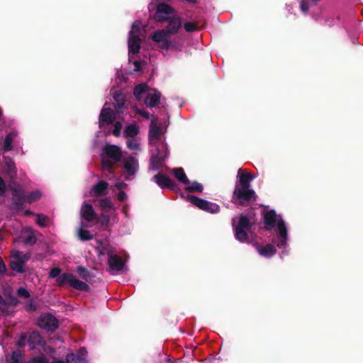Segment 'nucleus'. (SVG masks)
Listing matches in <instances>:
<instances>
[{
	"label": "nucleus",
	"mask_w": 363,
	"mask_h": 363,
	"mask_svg": "<svg viewBox=\"0 0 363 363\" xmlns=\"http://www.w3.org/2000/svg\"><path fill=\"white\" fill-rule=\"evenodd\" d=\"M167 125L159 123L152 116L149 128L148 140L151 147V168L157 169L162 166L163 160L167 157V148L162 137L166 132Z\"/></svg>",
	"instance_id": "nucleus-1"
},
{
	"label": "nucleus",
	"mask_w": 363,
	"mask_h": 363,
	"mask_svg": "<svg viewBox=\"0 0 363 363\" xmlns=\"http://www.w3.org/2000/svg\"><path fill=\"white\" fill-rule=\"evenodd\" d=\"M264 228L267 230H274L275 235L273 243L280 249L282 253L286 252L288 245V228L281 215L274 210L264 209L262 212Z\"/></svg>",
	"instance_id": "nucleus-2"
},
{
	"label": "nucleus",
	"mask_w": 363,
	"mask_h": 363,
	"mask_svg": "<svg viewBox=\"0 0 363 363\" xmlns=\"http://www.w3.org/2000/svg\"><path fill=\"white\" fill-rule=\"evenodd\" d=\"M171 35L165 30H158L152 35V40L156 43L164 54L173 55L177 57H181L184 48V40L180 38L171 39Z\"/></svg>",
	"instance_id": "nucleus-3"
},
{
	"label": "nucleus",
	"mask_w": 363,
	"mask_h": 363,
	"mask_svg": "<svg viewBox=\"0 0 363 363\" xmlns=\"http://www.w3.org/2000/svg\"><path fill=\"white\" fill-rule=\"evenodd\" d=\"M236 218L232 220L233 226L235 230L236 240L240 242H253L250 229L255 223V215L253 213L241 214L238 218V223L235 224Z\"/></svg>",
	"instance_id": "nucleus-4"
},
{
	"label": "nucleus",
	"mask_w": 363,
	"mask_h": 363,
	"mask_svg": "<svg viewBox=\"0 0 363 363\" xmlns=\"http://www.w3.org/2000/svg\"><path fill=\"white\" fill-rule=\"evenodd\" d=\"M113 98L116 103L115 108L116 112H113L108 105L105 104L99 116V123L100 128H102L106 125L112 123L117 118H122L121 114H123V108L125 104V96L121 93H117L114 94Z\"/></svg>",
	"instance_id": "nucleus-5"
},
{
	"label": "nucleus",
	"mask_w": 363,
	"mask_h": 363,
	"mask_svg": "<svg viewBox=\"0 0 363 363\" xmlns=\"http://www.w3.org/2000/svg\"><path fill=\"white\" fill-rule=\"evenodd\" d=\"M99 256L107 255L109 271L112 274H118L125 269V264L116 250L107 242H101L96 247Z\"/></svg>",
	"instance_id": "nucleus-6"
},
{
	"label": "nucleus",
	"mask_w": 363,
	"mask_h": 363,
	"mask_svg": "<svg viewBox=\"0 0 363 363\" xmlns=\"http://www.w3.org/2000/svg\"><path fill=\"white\" fill-rule=\"evenodd\" d=\"M145 38V30L140 21H135L128 33V45L129 60L139 52L142 39Z\"/></svg>",
	"instance_id": "nucleus-7"
},
{
	"label": "nucleus",
	"mask_w": 363,
	"mask_h": 363,
	"mask_svg": "<svg viewBox=\"0 0 363 363\" xmlns=\"http://www.w3.org/2000/svg\"><path fill=\"white\" fill-rule=\"evenodd\" d=\"M134 96L138 100L145 97V104L150 108L156 106L160 101L161 94L155 89L149 87L146 84H140L136 86L133 91Z\"/></svg>",
	"instance_id": "nucleus-8"
},
{
	"label": "nucleus",
	"mask_w": 363,
	"mask_h": 363,
	"mask_svg": "<svg viewBox=\"0 0 363 363\" xmlns=\"http://www.w3.org/2000/svg\"><path fill=\"white\" fill-rule=\"evenodd\" d=\"M51 279H56V282L59 285L69 284L72 288L80 291H88L89 286L84 281L77 279L72 274L65 273L60 274V269L52 268L49 274Z\"/></svg>",
	"instance_id": "nucleus-9"
},
{
	"label": "nucleus",
	"mask_w": 363,
	"mask_h": 363,
	"mask_svg": "<svg viewBox=\"0 0 363 363\" xmlns=\"http://www.w3.org/2000/svg\"><path fill=\"white\" fill-rule=\"evenodd\" d=\"M26 363H88L85 357L74 354L67 355L65 360H56L55 358H47L44 356L33 357Z\"/></svg>",
	"instance_id": "nucleus-10"
},
{
	"label": "nucleus",
	"mask_w": 363,
	"mask_h": 363,
	"mask_svg": "<svg viewBox=\"0 0 363 363\" xmlns=\"http://www.w3.org/2000/svg\"><path fill=\"white\" fill-rule=\"evenodd\" d=\"M182 196L186 198V199L193 205L206 212L216 213L220 211L219 206L215 203L209 202L206 200L189 194L186 196L182 195Z\"/></svg>",
	"instance_id": "nucleus-11"
},
{
	"label": "nucleus",
	"mask_w": 363,
	"mask_h": 363,
	"mask_svg": "<svg viewBox=\"0 0 363 363\" xmlns=\"http://www.w3.org/2000/svg\"><path fill=\"white\" fill-rule=\"evenodd\" d=\"M121 160L123 177L126 180L133 179L139 169L138 160L132 156H124Z\"/></svg>",
	"instance_id": "nucleus-12"
},
{
	"label": "nucleus",
	"mask_w": 363,
	"mask_h": 363,
	"mask_svg": "<svg viewBox=\"0 0 363 363\" xmlns=\"http://www.w3.org/2000/svg\"><path fill=\"white\" fill-rule=\"evenodd\" d=\"M41 195L39 191H35L26 196L21 188H18L13 189V199L16 206H21L25 203H32L40 199Z\"/></svg>",
	"instance_id": "nucleus-13"
},
{
	"label": "nucleus",
	"mask_w": 363,
	"mask_h": 363,
	"mask_svg": "<svg viewBox=\"0 0 363 363\" xmlns=\"http://www.w3.org/2000/svg\"><path fill=\"white\" fill-rule=\"evenodd\" d=\"M255 197V192L252 189L235 186L233 201L241 205H246Z\"/></svg>",
	"instance_id": "nucleus-14"
},
{
	"label": "nucleus",
	"mask_w": 363,
	"mask_h": 363,
	"mask_svg": "<svg viewBox=\"0 0 363 363\" xmlns=\"http://www.w3.org/2000/svg\"><path fill=\"white\" fill-rule=\"evenodd\" d=\"M26 343L28 344L30 349H34L36 345L42 343V337L36 332L30 333L28 335L22 334L17 342V345L21 347L24 346Z\"/></svg>",
	"instance_id": "nucleus-15"
},
{
	"label": "nucleus",
	"mask_w": 363,
	"mask_h": 363,
	"mask_svg": "<svg viewBox=\"0 0 363 363\" xmlns=\"http://www.w3.org/2000/svg\"><path fill=\"white\" fill-rule=\"evenodd\" d=\"M12 257L13 260L10 264L11 269L17 272H23L24 263L30 259L29 254H22L18 251H13Z\"/></svg>",
	"instance_id": "nucleus-16"
},
{
	"label": "nucleus",
	"mask_w": 363,
	"mask_h": 363,
	"mask_svg": "<svg viewBox=\"0 0 363 363\" xmlns=\"http://www.w3.org/2000/svg\"><path fill=\"white\" fill-rule=\"evenodd\" d=\"M38 325L43 329L53 332L57 328L58 322L51 314L44 313L38 319Z\"/></svg>",
	"instance_id": "nucleus-17"
},
{
	"label": "nucleus",
	"mask_w": 363,
	"mask_h": 363,
	"mask_svg": "<svg viewBox=\"0 0 363 363\" xmlns=\"http://www.w3.org/2000/svg\"><path fill=\"white\" fill-rule=\"evenodd\" d=\"M103 155L114 162H118L124 157L121 148L115 145L107 144L103 147Z\"/></svg>",
	"instance_id": "nucleus-18"
},
{
	"label": "nucleus",
	"mask_w": 363,
	"mask_h": 363,
	"mask_svg": "<svg viewBox=\"0 0 363 363\" xmlns=\"http://www.w3.org/2000/svg\"><path fill=\"white\" fill-rule=\"evenodd\" d=\"M174 15L173 9L166 4H160L157 6L155 18L157 21L169 20Z\"/></svg>",
	"instance_id": "nucleus-19"
},
{
	"label": "nucleus",
	"mask_w": 363,
	"mask_h": 363,
	"mask_svg": "<svg viewBox=\"0 0 363 363\" xmlns=\"http://www.w3.org/2000/svg\"><path fill=\"white\" fill-rule=\"evenodd\" d=\"M80 214L82 218L88 222L94 221L97 218L96 213L94 212L92 206L86 202H84L82 206Z\"/></svg>",
	"instance_id": "nucleus-20"
},
{
	"label": "nucleus",
	"mask_w": 363,
	"mask_h": 363,
	"mask_svg": "<svg viewBox=\"0 0 363 363\" xmlns=\"http://www.w3.org/2000/svg\"><path fill=\"white\" fill-rule=\"evenodd\" d=\"M254 247L256 248L259 255L265 258H269L275 255L277 250L275 247L272 244L265 246H260L257 242H253Z\"/></svg>",
	"instance_id": "nucleus-21"
},
{
	"label": "nucleus",
	"mask_w": 363,
	"mask_h": 363,
	"mask_svg": "<svg viewBox=\"0 0 363 363\" xmlns=\"http://www.w3.org/2000/svg\"><path fill=\"white\" fill-rule=\"evenodd\" d=\"M237 177L238 182L235 186L250 188V183L255 178V176L249 172L244 173L241 169H239Z\"/></svg>",
	"instance_id": "nucleus-22"
},
{
	"label": "nucleus",
	"mask_w": 363,
	"mask_h": 363,
	"mask_svg": "<svg viewBox=\"0 0 363 363\" xmlns=\"http://www.w3.org/2000/svg\"><path fill=\"white\" fill-rule=\"evenodd\" d=\"M167 21L169 22V23L165 30L170 35L177 33L181 28L182 22L179 17H177L174 15H173L172 16H171L169 20Z\"/></svg>",
	"instance_id": "nucleus-23"
},
{
	"label": "nucleus",
	"mask_w": 363,
	"mask_h": 363,
	"mask_svg": "<svg viewBox=\"0 0 363 363\" xmlns=\"http://www.w3.org/2000/svg\"><path fill=\"white\" fill-rule=\"evenodd\" d=\"M17 294L18 297L28 300L25 303V307L27 310L34 311L36 309V306L33 301L30 299V293L26 288L20 287L17 291Z\"/></svg>",
	"instance_id": "nucleus-24"
},
{
	"label": "nucleus",
	"mask_w": 363,
	"mask_h": 363,
	"mask_svg": "<svg viewBox=\"0 0 363 363\" xmlns=\"http://www.w3.org/2000/svg\"><path fill=\"white\" fill-rule=\"evenodd\" d=\"M21 238L27 245H31L35 241L34 233L30 228H26L22 230L21 233Z\"/></svg>",
	"instance_id": "nucleus-25"
},
{
	"label": "nucleus",
	"mask_w": 363,
	"mask_h": 363,
	"mask_svg": "<svg viewBox=\"0 0 363 363\" xmlns=\"http://www.w3.org/2000/svg\"><path fill=\"white\" fill-rule=\"evenodd\" d=\"M17 136L16 132H11L6 136L4 142V152H8L13 149L12 143L16 140Z\"/></svg>",
	"instance_id": "nucleus-26"
},
{
	"label": "nucleus",
	"mask_w": 363,
	"mask_h": 363,
	"mask_svg": "<svg viewBox=\"0 0 363 363\" xmlns=\"http://www.w3.org/2000/svg\"><path fill=\"white\" fill-rule=\"evenodd\" d=\"M108 184L107 183L104 182H99L97 184L94 186L92 189L90 191V195L91 196H98L103 194L106 189H107Z\"/></svg>",
	"instance_id": "nucleus-27"
},
{
	"label": "nucleus",
	"mask_w": 363,
	"mask_h": 363,
	"mask_svg": "<svg viewBox=\"0 0 363 363\" xmlns=\"http://www.w3.org/2000/svg\"><path fill=\"white\" fill-rule=\"evenodd\" d=\"M184 188L187 191L190 192H201L203 191V185L197 182H191L188 179V183L184 184Z\"/></svg>",
	"instance_id": "nucleus-28"
},
{
	"label": "nucleus",
	"mask_w": 363,
	"mask_h": 363,
	"mask_svg": "<svg viewBox=\"0 0 363 363\" xmlns=\"http://www.w3.org/2000/svg\"><path fill=\"white\" fill-rule=\"evenodd\" d=\"M154 181L156 184H157L161 187H169L171 186L172 182L168 177L162 175L157 174L154 177Z\"/></svg>",
	"instance_id": "nucleus-29"
},
{
	"label": "nucleus",
	"mask_w": 363,
	"mask_h": 363,
	"mask_svg": "<svg viewBox=\"0 0 363 363\" xmlns=\"http://www.w3.org/2000/svg\"><path fill=\"white\" fill-rule=\"evenodd\" d=\"M139 133V127L135 124H129L127 125L125 128L124 130V135L126 138H135V135H137Z\"/></svg>",
	"instance_id": "nucleus-30"
},
{
	"label": "nucleus",
	"mask_w": 363,
	"mask_h": 363,
	"mask_svg": "<svg viewBox=\"0 0 363 363\" xmlns=\"http://www.w3.org/2000/svg\"><path fill=\"white\" fill-rule=\"evenodd\" d=\"M172 173L175 176L176 179L184 185L186 182L188 183V178L184 171V169L181 167L174 168L172 169Z\"/></svg>",
	"instance_id": "nucleus-31"
},
{
	"label": "nucleus",
	"mask_w": 363,
	"mask_h": 363,
	"mask_svg": "<svg viewBox=\"0 0 363 363\" xmlns=\"http://www.w3.org/2000/svg\"><path fill=\"white\" fill-rule=\"evenodd\" d=\"M5 172L6 174L13 177L16 175V169L15 167V164L12 160H8L5 162Z\"/></svg>",
	"instance_id": "nucleus-32"
},
{
	"label": "nucleus",
	"mask_w": 363,
	"mask_h": 363,
	"mask_svg": "<svg viewBox=\"0 0 363 363\" xmlns=\"http://www.w3.org/2000/svg\"><path fill=\"white\" fill-rule=\"evenodd\" d=\"M77 235L82 240H89L92 239V235L87 230L84 229L83 226L79 227L77 230Z\"/></svg>",
	"instance_id": "nucleus-33"
},
{
	"label": "nucleus",
	"mask_w": 363,
	"mask_h": 363,
	"mask_svg": "<svg viewBox=\"0 0 363 363\" xmlns=\"http://www.w3.org/2000/svg\"><path fill=\"white\" fill-rule=\"evenodd\" d=\"M127 147L131 150H138L140 149V143L134 138H130L127 140Z\"/></svg>",
	"instance_id": "nucleus-34"
},
{
	"label": "nucleus",
	"mask_w": 363,
	"mask_h": 363,
	"mask_svg": "<svg viewBox=\"0 0 363 363\" xmlns=\"http://www.w3.org/2000/svg\"><path fill=\"white\" fill-rule=\"evenodd\" d=\"M22 357V354L20 351H14L9 359H8V362L9 363H18Z\"/></svg>",
	"instance_id": "nucleus-35"
},
{
	"label": "nucleus",
	"mask_w": 363,
	"mask_h": 363,
	"mask_svg": "<svg viewBox=\"0 0 363 363\" xmlns=\"http://www.w3.org/2000/svg\"><path fill=\"white\" fill-rule=\"evenodd\" d=\"M122 127H123V125H122L121 122L118 121H116L115 124H114V129L113 130V134L116 137L120 136L121 134Z\"/></svg>",
	"instance_id": "nucleus-36"
},
{
	"label": "nucleus",
	"mask_w": 363,
	"mask_h": 363,
	"mask_svg": "<svg viewBox=\"0 0 363 363\" xmlns=\"http://www.w3.org/2000/svg\"><path fill=\"white\" fill-rule=\"evenodd\" d=\"M36 222L40 226L44 227L48 224L49 220L46 216L38 215L37 217Z\"/></svg>",
	"instance_id": "nucleus-37"
},
{
	"label": "nucleus",
	"mask_w": 363,
	"mask_h": 363,
	"mask_svg": "<svg viewBox=\"0 0 363 363\" xmlns=\"http://www.w3.org/2000/svg\"><path fill=\"white\" fill-rule=\"evenodd\" d=\"M100 206L104 211L110 210L112 208V203L111 201L107 199L101 200L100 202Z\"/></svg>",
	"instance_id": "nucleus-38"
},
{
	"label": "nucleus",
	"mask_w": 363,
	"mask_h": 363,
	"mask_svg": "<svg viewBox=\"0 0 363 363\" xmlns=\"http://www.w3.org/2000/svg\"><path fill=\"white\" fill-rule=\"evenodd\" d=\"M101 162L104 169L107 170L108 172H111L112 169L111 164L108 161L106 160L104 158H102Z\"/></svg>",
	"instance_id": "nucleus-39"
},
{
	"label": "nucleus",
	"mask_w": 363,
	"mask_h": 363,
	"mask_svg": "<svg viewBox=\"0 0 363 363\" xmlns=\"http://www.w3.org/2000/svg\"><path fill=\"white\" fill-rule=\"evenodd\" d=\"M184 26V29L187 32H191L196 29V26L194 23H190V22L186 23Z\"/></svg>",
	"instance_id": "nucleus-40"
},
{
	"label": "nucleus",
	"mask_w": 363,
	"mask_h": 363,
	"mask_svg": "<svg viewBox=\"0 0 363 363\" xmlns=\"http://www.w3.org/2000/svg\"><path fill=\"white\" fill-rule=\"evenodd\" d=\"M6 186L4 181L0 177V196H4L6 192Z\"/></svg>",
	"instance_id": "nucleus-41"
},
{
	"label": "nucleus",
	"mask_w": 363,
	"mask_h": 363,
	"mask_svg": "<svg viewBox=\"0 0 363 363\" xmlns=\"http://www.w3.org/2000/svg\"><path fill=\"white\" fill-rule=\"evenodd\" d=\"M77 271L82 278H86L87 277V270L84 267H78Z\"/></svg>",
	"instance_id": "nucleus-42"
},
{
	"label": "nucleus",
	"mask_w": 363,
	"mask_h": 363,
	"mask_svg": "<svg viewBox=\"0 0 363 363\" xmlns=\"http://www.w3.org/2000/svg\"><path fill=\"white\" fill-rule=\"evenodd\" d=\"M300 4H301V10L302 11V12L306 13L309 8L308 4L306 1H305L304 0H301Z\"/></svg>",
	"instance_id": "nucleus-43"
},
{
	"label": "nucleus",
	"mask_w": 363,
	"mask_h": 363,
	"mask_svg": "<svg viewBox=\"0 0 363 363\" xmlns=\"http://www.w3.org/2000/svg\"><path fill=\"white\" fill-rule=\"evenodd\" d=\"M135 112L145 118H150V114L145 110L135 108Z\"/></svg>",
	"instance_id": "nucleus-44"
},
{
	"label": "nucleus",
	"mask_w": 363,
	"mask_h": 363,
	"mask_svg": "<svg viewBox=\"0 0 363 363\" xmlns=\"http://www.w3.org/2000/svg\"><path fill=\"white\" fill-rule=\"evenodd\" d=\"M6 272V267L0 257V275L4 274Z\"/></svg>",
	"instance_id": "nucleus-45"
},
{
	"label": "nucleus",
	"mask_w": 363,
	"mask_h": 363,
	"mask_svg": "<svg viewBox=\"0 0 363 363\" xmlns=\"http://www.w3.org/2000/svg\"><path fill=\"white\" fill-rule=\"evenodd\" d=\"M114 186L118 189H122L126 186V184L124 182L116 179V182L114 183Z\"/></svg>",
	"instance_id": "nucleus-46"
},
{
	"label": "nucleus",
	"mask_w": 363,
	"mask_h": 363,
	"mask_svg": "<svg viewBox=\"0 0 363 363\" xmlns=\"http://www.w3.org/2000/svg\"><path fill=\"white\" fill-rule=\"evenodd\" d=\"M140 64H141L140 62L137 61V60L133 62V69L134 72H138L140 70Z\"/></svg>",
	"instance_id": "nucleus-47"
},
{
	"label": "nucleus",
	"mask_w": 363,
	"mask_h": 363,
	"mask_svg": "<svg viewBox=\"0 0 363 363\" xmlns=\"http://www.w3.org/2000/svg\"><path fill=\"white\" fill-rule=\"evenodd\" d=\"M127 196L124 191H121L118 194V199L119 201H124L126 199Z\"/></svg>",
	"instance_id": "nucleus-48"
},
{
	"label": "nucleus",
	"mask_w": 363,
	"mask_h": 363,
	"mask_svg": "<svg viewBox=\"0 0 363 363\" xmlns=\"http://www.w3.org/2000/svg\"><path fill=\"white\" fill-rule=\"evenodd\" d=\"M108 218L105 215H101V223L102 225H107L108 224Z\"/></svg>",
	"instance_id": "nucleus-49"
},
{
	"label": "nucleus",
	"mask_w": 363,
	"mask_h": 363,
	"mask_svg": "<svg viewBox=\"0 0 363 363\" xmlns=\"http://www.w3.org/2000/svg\"><path fill=\"white\" fill-rule=\"evenodd\" d=\"M48 350H49V352H50V354H52V353L54 352V351H53V350H52V349H51V348H48Z\"/></svg>",
	"instance_id": "nucleus-50"
},
{
	"label": "nucleus",
	"mask_w": 363,
	"mask_h": 363,
	"mask_svg": "<svg viewBox=\"0 0 363 363\" xmlns=\"http://www.w3.org/2000/svg\"><path fill=\"white\" fill-rule=\"evenodd\" d=\"M187 1H189V2H194V0H186Z\"/></svg>",
	"instance_id": "nucleus-51"
}]
</instances>
